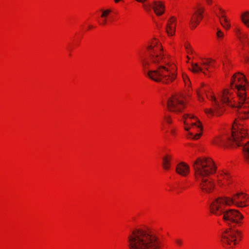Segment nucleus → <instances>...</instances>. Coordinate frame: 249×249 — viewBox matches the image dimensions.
<instances>
[{"label":"nucleus","mask_w":249,"mask_h":249,"mask_svg":"<svg viewBox=\"0 0 249 249\" xmlns=\"http://www.w3.org/2000/svg\"><path fill=\"white\" fill-rule=\"evenodd\" d=\"M196 92L200 102H204L206 98L211 101L212 107L205 109V113L211 116H221L225 110V105L231 107H238L244 100L239 99L236 91L228 87L222 90L220 94L221 103H219L210 85L203 83L201 84Z\"/></svg>","instance_id":"nucleus-1"},{"label":"nucleus","mask_w":249,"mask_h":249,"mask_svg":"<svg viewBox=\"0 0 249 249\" xmlns=\"http://www.w3.org/2000/svg\"><path fill=\"white\" fill-rule=\"evenodd\" d=\"M157 82L165 84H170L175 80L177 77L176 65L169 62L168 54L163 50V47L160 42L157 41Z\"/></svg>","instance_id":"nucleus-2"},{"label":"nucleus","mask_w":249,"mask_h":249,"mask_svg":"<svg viewBox=\"0 0 249 249\" xmlns=\"http://www.w3.org/2000/svg\"><path fill=\"white\" fill-rule=\"evenodd\" d=\"M129 249H156V234L148 229H134L127 236Z\"/></svg>","instance_id":"nucleus-3"},{"label":"nucleus","mask_w":249,"mask_h":249,"mask_svg":"<svg viewBox=\"0 0 249 249\" xmlns=\"http://www.w3.org/2000/svg\"><path fill=\"white\" fill-rule=\"evenodd\" d=\"M194 176L196 180L214 174L217 166L213 160L209 157H200L196 159L193 164Z\"/></svg>","instance_id":"nucleus-4"},{"label":"nucleus","mask_w":249,"mask_h":249,"mask_svg":"<svg viewBox=\"0 0 249 249\" xmlns=\"http://www.w3.org/2000/svg\"><path fill=\"white\" fill-rule=\"evenodd\" d=\"M188 139L198 140L202 134L203 127L198 118L192 114H184L182 117Z\"/></svg>","instance_id":"nucleus-5"},{"label":"nucleus","mask_w":249,"mask_h":249,"mask_svg":"<svg viewBox=\"0 0 249 249\" xmlns=\"http://www.w3.org/2000/svg\"><path fill=\"white\" fill-rule=\"evenodd\" d=\"M242 238L243 233L241 231L234 228H228L222 232L220 242L224 248L230 249L238 244Z\"/></svg>","instance_id":"nucleus-6"},{"label":"nucleus","mask_w":249,"mask_h":249,"mask_svg":"<svg viewBox=\"0 0 249 249\" xmlns=\"http://www.w3.org/2000/svg\"><path fill=\"white\" fill-rule=\"evenodd\" d=\"M248 83V80L243 73L236 72L231 77L229 87L236 90L238 97L242 100L247 96L246 85Z\"/></svg>","instance_id":"nucleus-7"},{"label":"nucleus","mask_w":249,"mask_h":249,"mask_svg":"<svg viewBox=\"0 0 249 249\" xmlns=\"http://www.w3.org/2000/svg\"><path fill=\"white\" fill-rule=\"evenodd\" d=\"M248 128L241 123L234 122L232 125L231 134L230 135L232 146H239L243 144V141L248 136Z\"/></svg>","instance_id":"nucleus-8"},{"label":"nucleus","mask_w":249,"mask_h":249,"mask_svg":"<svg viewBox=\"0 0 249 249\" xmlns=\"http://www.w3.org/2000/svg\"><path fill=\"white\" fill-rule=\"evenodd\" d=\"M216 68V63L214 60L211 58H202L197 62H192V71L194 73H202L204 75L209 76Z\"/></svg>","instance_id":"nucleus-9"},{"label":"nucleus","mask_w":249,"mask_h":249,"mask_svg":"<svg viewBox=\"0 0 249 249\" xmlns=\"http://www.w3.org/2000/svg\"><path fill=\"white\" fill-rule=\"evenodd\" d=\"M187 107V104L184 97L175 95L170 97L167 102V110L171 112L179 114L182 112Z\"/></svg>","instance_id":"nucleus-10"},{"label":"nucleus","mask_w":249,"mask_h":249,"mask_svg":"<svg viewBox=\"0 0 249 249\" xmlns=\"http://www.w3.org/2000/svg\"><path fill=\"white\" fill-rule=\"evenodd\" d=\"M230 206L228 197H219L212 201L209 206V212L212 215L220 216L225 212L226 206Z\"/></svg>","instance_id":"nucleus-11"},{"label":"nucleus","mask_w":249,"mask_h":249,"mask_svg":"<svg viewBox=\"0 0 249 249\" xmlns=\"http://www.w3.org/2000/svg\"><path fill=\"white\" fill-rule=\"evenodd\" d=\"M205 11V6L202 4L198 3L194 7L189 23V27L192 30L195 29L202 21Z\"/></svg>","instance_id":"nucleus-12"},{"label":"nucleus","mask_w":249,"mask_h":249,"mask_svg":"<svg viewBox=\"0 0 249 249\" xmlns=\"http://www.w3.org/2000/svg\"><path fill=\"white\" fill-rule=\"evenodd\" d=\"M228 198L230 206L234 205L239 208L249 206V196L245 193H237Z\"/></svg>","instance_id":"nucleus-13"},{"label":"nucleus","mask_w":249,"mask_h":249,"mask_svg":"<svg viewBox=\"0 0 249 249\" xmlns=\"http://www.w3.org/2000/svg\"><path fill=\"white\" fill-rule=\"evenodd\" d=\"M244 215L238 210L231 209L224 213L223 219L229 224L235 223L241 225L243 224Z\"/></svg>","instance_id":"nucleus-14"},{"label":"nucleus","mask_w":249,"mask_h":249,"mask_svg":"<svg viewBox=\"0 0 249 249\" xmlns=\"http://www.w3.org/2000/svg\"><path fill=\"white\" fill-rule=\"evenodd\" d=\"M199 179H200V181L198 185V188L202 194H211L215 191L216 183L213 179L203 177Z\"/></svg>","instance_id":"nucleus-15"},{"label":"nucleus","mask_w":249,"mask_h":249,"mask_svg":"<svg viewBox=\"0 0 249 249\" xmlns=\"http://www.w3.org/2000/svg\"><path fill=\"white\" fill-rule=\"evenodd\" d=\"M232 178L230 173L226 170H221L217 175L216 183L220 187H225L231 184Z\"/></svg>","instance_id":"nucleus-16"},{"label":"nucleus","mask_w":249,"mask_h":249,"mask_svg":"<svg viewBox=\"0 0 249 249\" xmlns=\"http://www.w3.org/2000/svg\"><path fill=\"white\" fill-rule=\"evenodd\" d=\"M153 49V47L150 45L147 47V49L149 52L150 60L148 61L142 60V65L143 67L147 69L148 71L145 73L146 76H147L150 79L156 81V71L152 70V64L154 63L155 61L154 60V55L151 53V50Z\"/></svg>","instance_id":"nucleus-17"},{"label":"nucleus","mask_w":249,"mask_h":249,"mask_svg":"<svg viewBox=\"0 0 249 249\" xmlns=\"http://www.w3.org/2000/svg\"><path fill=\"white\" fill-rule=\"evenodd\" d=\"M230 140V135L224 134L213 138L211 141V143L214 145L219 147L232 146L231 143L229 142Z\"/></svg>","instance_id":"nucleus-18"},{"label":"nucleus","mask_w":249,"mask_h":249,"mask_svg":"<svg viewBox=\"0 0 249 249\" xmlns=\"http://www.w3.org/2000/svg\"><path fill=\"white\" fill-rule=\"evenodd\" d=\"M239 118L242 120H247L249 118V97H245L241 103L240 107H238Z\"/></svg>","instance_id":"nucleus-19"},{"label":"nucleus","mask_w":249,"mask_h":249,"mask_svg":"<svg viewBox=\"0 0 249 249\" xmlns=\"http://www.w3.org/2000/svg\"><path fill=\"white\" fill-rule=\"evenodd\" d=\"M177 18L174 16L170 17L166 25V33L168 36H173L176 33Z\"/></svg>","instance_id":"nucleus-20"},{"label":"nucleus","mask_w":249,"mask_h":249,"mask_svg":"<svg viewBox=\"0 0 249 249\" xmlns=\"http://www.w3.org/2000/svg\"><path fill=\"white\" fill-rule=\"evenodd\" d=\"M176 171L178 174L185 177L190 173V167L186 163L181 162L177 165Z\"/></svg>","instance_id":"nucleus-21"},{"label":"nucleus","mask_w":249,"mask_h":249,"mask_svg":"<svg viewBox=\"0 0 249 249\" xmlns=\"http://www.w3.org/2000/svg\"><path fill=\"white\" fill-rule=\"evenodd\" d=\"M172 155L170 154H166L162 159V167L165 170H169L171 167Z\"/></svg>","instance_id":"nucleus-22"},{"label":"nucleus","mask_w":249,"mask_h":249,"mask_svg":"<svg viewBox=\"0 0 249 249\" xmlns=\"http://www.w3.org/2000/svg\"><path fill=\"white\" fill-rule=\"evenodd\" d=\"M165 11L164 2L161 1H157V16H162Z\"/></svg>","instance_id":"nucleus-23"},{"label":"nucleus","mask_w":249,"mask_h":249,"mask_svg":"<svg viewBox=\"0 0 249 249\" xmlns=\"http://www.w3.org/2000/svg\"><path fill=\"white\" fill-rule=\"evenodd\" d=\"M220 23L222 26L227 31L229 30L231 28V20L227 17H225L220 19Z\"/></svg>","instance_id":"nucleus-24"},{"label":"nucleus","mask_w":249,"mask_h":249,"mask_svg":"<svg viewBox=\"0 0 249 249\" xmlns=\"http://www.w3.org/2000/svg\"><path fill=\"white\" fill-rule=\"evenodd\" d=\"M241 20L243 23L249 28V11H247L243 12L240 16Z\"/></svg>","instance_id":"nucleus-25"},{"label":"nucleus","mask_w":249,"mask_h":249,"mask_svg":"<svg viewBox=\"0 0 249 249\" xmlns=\"http://www.w3.org/2000/svg\"><path fill=\"white\" fill-rule=\"evenodd\" d=\"M243 153L245 161L249 163V142L244 146Z\"/></svg>","instance_id":"nucleus-26"},{"label":"nucleus","mask_w":249,"mask_h":249,"mask_svg":"<svg viewBox=\"0 0 249 249\" xmlns=\"http://www.w3.org/2000/svg\"><path fill=\"white\" fill-rule=\"evenodd\" d=\"M143 7L145 11L152 17V18H154L153 15L151 12V9L153 8L154 12L156 13V8L152 6L151 4L150 3H143Z\"/></svg>","instance_id":"nucleus-27"},{"label":"nucleus","mask_w":249,"mask_h":249,"mask_svg":"<svg viewBox=\"0 0 249 249\" xmlns=\"http://www.w3.org/2000/svg\"><path fill=\"white\" fill-rule=\"evenodd\" d=\"M102 14L101 17L104 19H103L102 22L101 23V25H105L107 23V17L108 15V14L111 12V10L110 9H107L106 10H101Z\"/></svg>","instance_id":"nucleus-28"},{"label":"nucleus","mask_w":249,"mask_h":249,"mask_svg":"<svg viewBox=\"0 0 249 249\" xmlns=\"http://www.w3.org/2000/svg\"><path fill=\"white\" fill-rule=\"evenodd\" d=\"M217 15L219 17V19L227 17L226 12L221 7L217 6L216 9Z\"/></svg>","instance_id":"nucleus-29"},{"label":"nucleus","mask_w":249,"mask_h":249,"mask_svg":"<svg viewBox=\"0 0 249 249\" xmlns=\"http://www.w3.org/2000/svg\"><path fill=\"white\" fill-rule=\"evenodd\" d=\"M184 46L185 49L186 53L188 54H192L194 53V49H193L189 42L187 41H185L184 44Z\"/></svg>","instance_id":"nucleus-30"},{"label":"nucleus","mask_w":249,"mask_h":249,"mask_svg":"<svg viewBox=\"0 0 249 249\" xmlns=\"http://www.w3.org/2000/svg\"><path fill=\"white\" fill-rule=\"evenodd\" d=\"M166 232H163L161 228L157 230V237L158 240H164L165 241Z\"/></svg>","instance_id":"nucleus-31"},{"label":"nucleus","mask_w":249,"mask_h":249,"mask_svg":"<svg viewBox=\"0 0 249 249\" xmlns=\"http://www.w3.org/2000/svg\"><path fill=\"white\" fill-rule=\"evenodd\" d=\"M216 39L218 41H222L225 37V34L220 29H217L216 34Z\"/></svg>","instance_id":"nucleus-32"},{"label":"nucleus","mask_w":249,"mask_h":249,"mask_svg":"<svg viewBox=\"0 0 249 249\" xmlns=\"http://www.w3.org/2000/svg\"><path fill=\"white\" fill-rule=\"evenodd\" d=\"M182 76L185 86H187L188 88L190 87L191 83L188 75L185 73H182Z\"/></svg>","instance_id":"nucleus-33"},{"label":"nucleus","mask_w":249,"mask_h":249,"mask_svg":"<svg viewBox=\"0 0 249 249\" xmlns=\"http://www.w3.org/2000/svg\"><path fill=\"white\" fill-rule=\"evenodd\" d=\"M165 241L164 240H158L157 237V249H163Z\"/></svg>","instance_id":"nucleus-34"},{"label":"nucleus","mask_w":249,"mask_h":249,"mask_svg":"<svg viewBox=\"0 0 249 249\" xmlns=\"http://www.w3.org/2000/svg\"><path fill=\"white\" fill-rule=\"evenodd\" d=\"M176 245L178 247H181L183 244V241L180 239H177L175 241Z\"/></svg>","instance_id":"nucleus-35"},{"label":"nucleus","mask_w":249,"mask_h":249,"mask_svg":"<svg viewBox=\"0 0 249 249\" xmlns=\"http://www.w3.org/2000/svg\"><path fill=\"white\" fill-rule=\"evenodd\" d=\"M165 121L168 124H171L172 123V119L170 116H166L165 117Z\"/></svg>","instance_id":"nucleus-36"},{"label":"nucleus","mask_w":249,"mask_h":249,"mask_svg":"<svg viewBox=\"0 0 249 249\" xmlns=\"http://www.w3.org/2000/svg\"><path fill=\"white\" fill-rule=\"evenodd\" d=\"M235 32L237 36H239L242 33V30L240 27H237L235 29Z\"/></svg>","instance_id":"nucleus-37"},{"label":"nucleus","mask_w":249,"mask_h":249,"mask_svg":"<svg viewBox=\"0 0 249 249\" xmlns=\"http://www.w3.org/2000/svg\"><path fill=\"white\" fill-rule=\"evenodd\" d=\"M206 3L208 5H211L213 4V0H205Z\"/></svg>","instance_id":"nucleus-38"},{"label":"nucleus","mask_w":249,"mask_h":249,"mask_svg":"<svg viewBox=\"0 0 249 249\" xmlns=\"http://www.w3.org/2000/svg\"><path fill=\"white\" fill-rule=\"evenodd\" d=\"M162 27V24H159L158 25H157V28H160Z\"/></svg>","instance_id":"nucleus-39"},{"label":"nucleus","mask_w":249,"mask_h":249,"mask_svg":"<svg viewBox=\"0 0 249 249\" xmlns=\"http://www.w3.org/2000/svg\"><path fill=\"white\" fill-rule=\"evenodd\" d=\"M245 62H246V63H249V58H248V57L246 58L245 59Z\"/></svg>","instance_id":"nucleus-40"},{"label":"nucleus","mask_w":249,"mask_h":249,"mask_svg":"<svg viewBox=\"0 0 249 249\" xmlns=\"http://www.w3.org/2000/svg\"><path fill=\"white\" fill-rule=\"evenodd\" d=\"M114 1H115V2L117 3L118 2L120 1V0H114Z\"/></svg>","instance_id":"nucleus-41"},{"label":"nucleus","mask_w":249,"mask_h":249,"mask_svg":"<svg viewBox=\"0 0 249 249\" xmlns=\"http://www.w3.org/2000/svg\"><path fill=\"white\" fill-rule=\"evenodd\" d=\"M91 28H92V26H90V25H89V29H90Z\"/></svg>","instance_id":"nucleus-42"},{"label":"nucleus","mask_w":249,"mask_h":249,"mask_svg":"<svg viewBox=\"0 0 249 249\" xmlns=\"http://www.w3.org/2000/svg\"><path fill=\"white\" fill-rule=\"evenodd\" d=\"M187 58H188V60H189V59H190V58H189V56H188V55L187 56Z\"/></svg>","instance_id":"nucleus-43"}]
</instances>
